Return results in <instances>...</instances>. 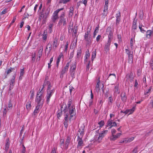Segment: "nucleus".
Wrapping results in <instances>:
<instances>
[{
    "instance_id": "1",
    "label": "nucleus",
    "mask_w": 153,
    "mask_h": 153,
    "mask_svg": "<svg viewBox=\"0 0 153 153\" xmlns=\"http://www.w3.org/2000/svg\"><path fill=\"white\" fill-rule=\"evenodd\" d=\"M67 19L65 17V13L63 12L60 16V19L58 25L60 26L63 24V25H65L66 24V22Z\"/></svg>"
},
{
    "instance_id": "2",
    "label": "nucleus",
    "mask_w": 153,
    "mask_h": 153,
    "mask_svg": "<svg viewBox=\"0 0 153 153\" xmlns=\"http://www.w3.org/2000/svg\"><path fill=\"white\" fill-rule=\"evenodd\" d=\"M50 8H48L45 12V13L42 14V16H41V17H42L43 18V24H44L45 23L46 20L48 16L50 11Z\"/></svg>"
},
{
    "instance_id": "3",
    "label": "nucleus",
    "mask_w": 153,
    "mask_h": 153,
    "mask_svg": "<svg viewBox=\"0 0 153 153\" xmlns=\"http://www.w3.org/2000/svg\"><path fill=\"white\" fill-rule=\"evenodd\" d=\"M108 132V130H105L103 131L99 134L98 137L97 141L100 143L101 142L102 139L104 137L105 134Z\"/></svg>"
},
{
    "instance_id": "4",
    "label": "nucleus",
    "mask_w": 153,
    "mask_h": 153,
    "mask_svg": "<svg viewBox=\"0 0 153 153\" xmlns=\"http://www.w3.org/2000/svg\"><path fill=\"white\" fill-rule=\"evenodd\" d=\"M107 34L108 35V41H110V42L111 41L113 38V32L111 30V27H108L106 30Z\"/></svg>"
},
{
    "instance_id": "5",
    "label": "nucleus",
    "mask_w": 153,
    "mask_h": 153,
    "mask_svg": "<svg viewBox=\"0 0 153 153\" xmlns=\"http://www.w3.org/2000/svg\"><path fill=\"white\" fill-rule=\"evenodd\" d=\"M63 8H62L61 9H58L54 11V13H53L52 19V20L53 22H55L56 20L58 18V14L59 11L60 10H63Z\"/></svg>"
},
{
    "instance_id": "6",
    "label": "nucleus",
    "mask_w": 153,
    "mask_h": 153,
    "mask_svg": "<svg viewBox=\"0 0 153 153\" xmlns=\"http://www.w3.org/2000/svg\"><path fill=\"white\" fill-rule=\"evenodd\" d=\"M47 85L48 86L47 91H54V88H52V85L51 84L50 82L49 81H48L46 80V78H45V80L43 86Z\"/></svg>"
},
{
    "instance_id": "7",
    "label": "nucleus",
    "mask_w": 153,
    "mask_h": 153,
    "mask_svg": "<svg viewBox=\"0 0 153 153\" xmlns=\"http://www.w3.org/2000/svg\"><path fill=\"white\" fill-rule=\"evenodd\" d=\"M105 4L104 7L103 12L102 15L104 17L105 16L107 13V10L108 8V0H105Z\"/></svg>"
},
{
    "instance_id": "8",
    "label": "nucleus",
    "mask_w": 153,
    "mask_h": 153,
    "mask_svg": "<svg viewBox=\"0 0 153 153\" xmlns=\"http://www.w3.org/2000/svg\"><path fill=\"white\" fill-rule=\"evenodd\" d=\"M16 75V74H14L13 76L12 79L10 81V82L9 88V89L10 90H11V89L13 88V86L14 85Z\"/></svg>"
},
{
    "instance_id": "9",
    "label": "nucleus",
    "mask_w": 153,
    "mask_h": 153,
    "mask_svg": "<svg viewBox=\"0 0 153 153\" xmlns=\"http://www.w3.org/2000/svg\"><path fill=\"white\" fill-rule=\"evenodd\" d=\"M54 91H47V94L46 95V101L47 103H48L50 100L51 97L53 94Z\"/></svg>"
},
{
    "instance_id": "10",
    "label": "nucleus",
    "mask_w": 153,
    "mask_h": 153,
    "mask_svg": "<svg viewBox=\"0 0 153 153\" xmlns=\"http://www.w3.org/2000/svg\"><path fill=\"white\" fill-rule=\"evenodd\" d=\"M43 98L44 97H41L36 96V101L37 104L43 105L44 101Z\"/></svg>"
},
{
    "instance_id": "11",
    "label": "nucleus",
    "mask_w": 153,
    "mask_h": 153,
    "mask_svg": "<svg viewBox=\"0 0 153 153\" xmlns=\"http://www.w3.org/2000/svg\"><path fill=\"white\" fill-rule=\"evenodd\" d=\"M84 39L87 44H91L92 39L91 35H88V34H85Z\"/></svg>"
},
{
    "instance_id": "12",
    "label": "nucleus",
    "mask_w": 153,
    "mask_h": 153,
    "mask_svg": "<svg viewBox=\"0 0 153 153\" xmlns=\"http://www.w3.org/2000/svg\"><path fill=\"white\" fill-rule=\"evenodd\" d=\"M58 39L56 37L54 38L52 42L53 48L54 50L59 45Z\"/></svg>"
},
{
    "instance_id": "13",
    "label": "nucleus",
    "mask_w": 153,
    "mask_h": 153,
    "mask_svg": "<svg viewBox=\"0 0 153 153\" xmlns=\"http://www.w3.org/2000/svg\"><path fill=\"white\" fill-rule=\"evenodd\" d=\"M111 43V42H110V41H108L107 42L105 45L104 50L106 54H107L109 53Z\"/></svg>"
},
{
    "instance_id": "14",
    "label": "nucleus",
    "mask_w": 153,
    "mask_h": 153,
    "mask_svg": "<svg viewBox=\"0 0 153 153\" xmlns=\"http://www.w3.org/2000/svg\"><path fill=\"white\" fill-rule=\"evenodd\" d=\"M69 114L70 115V120L71 118L75 115V109L74 108H73V106L70 107L69 108Z\"/></svg>"
},
{
    "instance_id": "15",
    "label": "nucleus",
    "mask_w": 153,
    "mask_h": 153,
    "mask_svg": "<svg viewBox=\"0 0 153 153\" xmlns=\"http://www.w3.org/2000/svg\"><path fill=\"white\" fill-rule=\"evenodd\" d=\"M77 135V141H78L77 148L78 149H80L81 148V146H82L83 144V142L82 140V137H80L78 135Z\"/></svg>"
},
{
    "instance_id": "16",
    "label": "nucleus",
    "mask_w": 153,
    "mask_h": 153,
    "mask_svg": "<svg viewBox=\"0 0 153 153\" xmlns=\"http://www.w3.org/2000/svg\"><path fill=\"white\" fill-rule=\"evenodd\" d=\"M121 135V133H118L116 135L114 134L111 135L110 137V139L111 140L114 141L117 138H119Z\"/></svg>"
},
{
    "instance_id": "17",
    "label": "nucleus",
    "mask_w": 153,
    "mask_h": 153,
    "mask_svg": "<svg viewBox=\"0 0 153 153\" xmlns=\"http://www.w3.org/2000/svg\"><path fill=\"white\" fill-rule=\"evenodd\" d=\"M14 70L15 72L14 74H16V73L17 72V70L16 69V68H10V69L6 71L5 73L8 75Z\"/></svg>"
},
{
    "instance_id": "18",
    "label": "nucleus",
    "mask_w": 153,
    "mask_h": 153,
    "mask_svg": "<svg viewBox=\"0 0 153 153\" xmlns=\"http://www.w3.org/2000/svg\"><path fill=\"white\" fill-rule=\"evenodd\" d=\"M76 66V62H74L71 65L70 71H74L75 72Z\"/></svg>"
},
{
    "instance_id": "19",
    "label": "nucleus",
    "mask_w": 153,
    "mask_h": 153,
    "mask_svg": "<svg viewBox=\"0 0 153 153\" xmlns=\"http://www.w3.org/2000/svg\"><path fill=\"white\" fill-rule=\"evenodd\" d=\"M48 48H49V50L48 52V54H49L50 53L52 49L51 43H50V42H49V43L47 45L45 49L46 51L48 50Z\"/></svg>"
},
{
    "instance_id": "20",
    "label": "nucleus",
    "mask_w": 153,
    "mask_h": 153,
    "mask_svg": "<svg viewBox=\"0 0 153 153\" xmlns=\"http://www.w3.org/2000/svg\"><path fill=\"white\" fill-rule=\"evenodd\" d=\"M135 108L134 107H133L132 109H127L126 110L124 113L126 114L129 113V114H132L134 111Z\"/></svg>"
},
{
    "instance_id": "21",
    "label": "nucleus",
    "mask_w": 153,
    "mask_h": 153,
    "mask_svg": "<svg viewBox=\"0 0 153 153\" xmlns=\"http://www.w3.org/2000/svg\"><path fill=\"white\" fill-rule=\"evenodd\" d=\"M84 127L82 126L79 129V132L80 133V137H82L84 134Z\"/></svg>"
},
{
    "instance_id": "22",
    "label": "nucleus",
    "mask_w": 153,
    "mask_h": 153,
    "mask_svg": "<svg viewBox=\"0 0 153 153\" xmlns=\"http://www.w3.org/2000/svg\"><path fill=\"white\" fill-rule=\"evenodd\" d=\"M70 138L69 136H68L65 141V149H67L68 146L70 143Z\"/></svg>"
},
{
    "instance_id": "23",
    "label": "nucleus",
    "mask_w": 153,
    "mask_h": 153,
    "mask_svg": "<svg viewBox=\"0 0 153 153\" xmlns=\"http://www.w3.org/2000/svg\"><path fill=\"white\" fill-rule=\"evenodd\" d=\"M74 7H70V10L69 13V16L71 17L73 15V12L74 10Z\"/></svg>"
},
{
    "instance_id": "24",
    "label": "nucleus",
    "mask_w": 153,
    "mask_h": 153,
    "mask_svg": "<svg viewBox=\"0 0 153 153\" xmlns=\"http://www.w3.org/2000/svg\"><path fill=\"white\" fill-rule=\"evenodd\" d=\"M44 88V86H43L42 89L40 90H39V91L38 92L37 94V96H39L41 97H44V96L43 95L44 92L43 91V89Z\"/></svg>"
},
{
    "instance_id": "25",
    "label": "nucleus",
    "mask_w": 153,
    "mask_h": 153,
    "mask_svg": "<svg viewBox=\"0 0 153 153\" xmlns=\"http://www.w3.org/2000/svg\"><path fill=\"white\" fill-rule=\"evenodd\" d=\"M68 115H69V114L67 115V114H66L65 117V121L64 122V124L65 127L66 128H67L68 127V124L67 123L68 120Z\"/></svg>"
},
{
    "instance_id": "26",
    "label": "nucleus",
    "mask_w": 153,
    "mask_h": 153,
    "mask_svg": "<svg viewBox=\"0 0 153 153\" xmlns=\"http://www.w3.org/2000/svg\"><path fill=\"white\" fill-rule=\"evenodd\" d=\"M109 78L111 80H115L116 79V76L115 74H110L109 75L108 78Z\"/></svg>"
},
{
    "instance_id": "27",
    "label": "nucleus",
    "mask_w": 153,
    "mask_h": 153,
    "mask_svg": "<svg viewBox=\"0 0 153 153\" xmlns=\"http://www.w3.org/2000/svg\"><path fill=\"white\" fill-rule=\"evenodd\" d=\"M119 85H117L115 86L114 89V91L115 93L119 94L120 93V90L119 89Z\"/></svg>"
},
{
    "instance_id": "28",
    "label": "nucleus",
    "mask_w": 153,
    "mask_h": 153,
    "mask_svg": "<svg viewBox=\"0 0 153 153\" xmlns=\"http://www.w3.org/2000/svg\"><path fill=\"white\" fill-rule=\"evenodd\" d=\"M24 74V68L22 69H21L20 70V76L19 77V79L20 80L22 79V77L23 76Z\"/></svg>"
},
{
    "instance_id": "29",
    "label": "nucleus",
    "mask_w": 153,
    "mask_h": 153,
    "mask_svg": "<svg viewBox=\"0 0 153 153\" xmlns=\"http://www.w3.org/2000/svg\"><path fill=\"white\" fill-rule=\"evenodd\" d=\"M139 27L140 30V31L142 33H144L146 31V30H144L145 27L144 26L140 24Z\"/></svg>"
},
{
    "instance_id": "30",
    "label": "nucleus",
    "mask_w": 153,
    "mask_h": 153,
    "mask_svg": "<svg viewBox=\"0 0 153 153\" xmlns=\"http://www.w3.org/2000/svg\"><path fill=\"white\" fill-rule=\"evenodd\" d=\"M9 140L8 139L6 140V142L5 144V149L7 151L9 147Z\"/></svg>"
},
{
    "instance_id": "31",
    "label": "nucleus",
    "mask_w": 153,
    "mask_h": 153,
    "mask_svg": "<svg viewBox=\"0 0 153 153\" xmlns=\"http://www.w3.org/2000/svg\"><path fill=\"white\" fill-rule=\"evenodd\" d=\"M91 99L89 101V102L88 104H89V106H90L92 105L93 103V100L92 99L93 98V95L92 94V91L91 90Z\"/></svg>"
},
{
    "instance_id": "32",
    "label": "nucleus",
    "mask_w": 153,
    "mask_h": 153,
    "mask_svg": "<svg viewBox=\"0 0 153 153\" xmlns=\"http://www.w3.org/2000/svg\"><path fill=\"white\" fill-rule=\"evenodd\" d=\"M31 102L28 101L26 104V108L28 111H29L31 108Z\"/></svg>"
},
{
    "instance_id": "33",
    "label": "nucleus",
    "mask_w": 153,
    "mask_h": 153,
    "mask_svg": "<svg viewBox=\"0 0 153 153\" xmlns=\"http://www.w3.org/2000/svg\"><path fill=\"white\" fill-rule=\"evenodd\" d=\"M152 34V33L151 30H148L146 32V37L148 38H150Z\"/></svg>"
},
{
    "instance_id": "34",
    "label": "nucleus",
    "mask_w": 153,
    "mask_h": 153,
    "mask_svg": "<svg viewBox=\"0 0 153 153\" xmlns=\"http://www.w3.org/2000/svg\"><path fill=\"white\" fill-rule=\"evenodd\" d=\"M43 51V48H42V49H40L38 51V56L39 58V59L38 60H39L40 58L41 57V56H42V53Z\"/></svg>"
},
{
    "instance_id": "35",
    "label": "nucleus",
    "mask_w": 153,
    "mask_h": 153,
    "mask_svg": "<svg viewBox=\"0 0 153 153\" xmlns=\"http://www.w3.org/2000/svg\"><path fill=\"white\" fill-rule=\"evenodd\" d=\"M121 98L123 102H126V97L125 96V94H122L121 95Z\"/></svg>"
},
{
    "instance_id": "36",
    "label": "nucleus",
    "mask_w": 153,
    "mask_h": 153,
    "mask_svg": "<svg viewBox=\"0 0 153 153\" xmlns=\"http://www.w3.org/2000/svg\"><path fill=\"white\" fill-rule=\"evenodd\" d=\"M128 77L129 78V80L130 82H131L133 79V74L132 72L131 73L128 75Z\"/></svg>"
},
{
    "instance_id": "37",
    "label": "nucleus",
    "mask_w": 153,
    "mask_h": 153,
    "mask_svg": "<svg viewBox=\"0 0 153 153\" xmlns=\"http://www.w3.org/2000/svg\"><path fill=\"white\" fill-rule=\"evenodd\" d=\"M81 50L80 48L77 51L76 57L77 58H79L80 57L81 53Z\"/></svg>"
},
{
    "instance_id": "38",
    "label": "nucleus",
    "mask_w": 153,
    "mask_h": 153,
    "mask_svg": "<svg viewBox=\"0 0 153 153\" xmlns=\"http://www.w3.org/2000/svg\"><path fill=\"white\" fill-rule=\"evenodd\" d=\"M128 62L130 64L132 63L133 62V55H129L128 56Z\"/></svg>"
},
{
    "instance_id": "39",
    "label": "nucleus",
    "mask_w": 153,
    "mask_h": 153,
    "mask_svg": "<svg viewBox=\"0 0 153 153\" xmlns=\"http://www.w3.org/2000/svg\"><path fill=\"white\" fill-rule=\"evenodd\" d=\"M100 80L98 81V82H97L96 86V91L97 92H98V91L100 90V88L99 87V84L100 83Z\"/></svg>"
},
{
    "instance_id": "40",
    "label": "nucleus",
    "mask_w": 153,
    "mask_h": 153,
    "mask_svg": "<svg viewBox=\"0 0 153 153\" xmlns=\"http://www.w3.org/2000/svg\"><path fill=\"white\" fill-rule=\"evenodd\" d=\"M96 50L95 51H94L92 53L91 60L93 61L94 59L96 57Z\"/></svg>"
},
{
    "instance_id": "41",
    "label": "nucleus",
    "mask_w": 153,
    "mask_h": 153,
    "mask_svg": "<svg viewBox=\"0 0 153 153\" xmlns=\"http://www.w3.org/2000/svg\"><path fill=\"white\" fill-rule=\"evenodd\" d=\"M70 1V0H61L59 1V3L65 4L69 2Z\"/></svg>"
},
{
    "instance_id": "42",
    "label": "nucleus",
    "mask_w": 153,
    "mask_h": 153,
    "mask_svg": "<svg viewBox=\"0 0 153 153\" xmlns=\"http://www.w3.org/2000/svg\"><path fill=\"white\" fill-rule=\"evenodd\" d=\"M53 25V24L52 23H50L49 25V29L51 33L52 32V27Z\"/></svg>"
},
{
    "instance_id": "43",
    "label": "nucleus",
    "mask_w": 153,
    "mask_h": 153,
    "mask_svg": "<svg viewBox=\"0 0 153 153\" xmlns=\"http://www.w3.org/2000/svg\"><path fill=\"white\" fill-rule=\"evenodd\" d=\"M61 55H59L56 61V63L57 66H58L59 63L60 62V60L61 59Z\"/></svg>"
},
{
    "instance_id": "44",
    "label": "nucleus",
    "mask_w": 153,
    "mask_h": 153,
    "mask_svg": "<svg viewBox=\"0 0 153 153\" xmlns=\"http://www.w3.org/2000/svg\"><path fill=\"white\" fill-rule=\"evenodd\" d=\"M37 104V105L36 107V110H38V111H39V109L41 108L42 107V105L39 104Z\"/></svg>"
},
{
    "instance_id": "45",
    "label": "nucleus",
    "mask_w": 153,
    "mask_h": 153,
    "mask_svg": "<svg viewBox=\"0 0 153 153\" xmlns=\"http://www.w3.org/2000/svg\"><path fill=\"white\" fill-rule=\"evenodd\" d=\"M134 137H132L131 138H129L126 139V140H127L126 143L130 142L131 141H132L134 139Z\"/></svg>"
},
{
    "instance_id": "46",
    "label": "nucleus",
    "mask_w": 153,
    "mask_h": 153,
    "mask_svg": "<svg viewBox=\"0 0 153 153\" xmlns=\"http://www.w3.org/2000/svg\"><path fill=\"white\" fill-rule=\"evenodd\" d=\"M133 38H131V39L130 42V45L131 46V48L132 49L133 48Z\"/></svg>"
},
{
    "instance_id": "47",
    "label": "nucleus",
    "mask_w": 153,
    "mask_h": 153,
    "mask_svg": "<svg viewBox=\"0 0 153 153\" xmlns=\"http://www.w3.org/2000/svg\"><path fill=\"white\" fill-rule=\"evenodd\" d=\"M90 56V54L89 53V51H88V53H87L86 54V56H85V62H86L87 61V59H88V58Z\"/></svg>"
},
{
    "instance_id": "48",
    "label": "nucleus",
    "mask_w": 153,
    "mask_h": 153,
    "mask_svg": "<svg viewBox=\"0 0 153 153\" xmlns=\"http://www.w3.org/2000/svg\"><path fill=\"white\" fill-rule=\"evenodd\" d=\"M112 124V120L111 119H109L107 122V126H110Z\"/></svg>"
},
{
    "instance_id": "49",
    "label": "nucleus",
    "mask_w": 153,
    "mask_h": 153,
    "mask_svg": "<svg viewBox=\"0 0 153 153\" xmlns=\"http://www.w3.org/2000/svg\"><path fill=\"white\" fill-rule=\"evenodd\" d=\"M113 101V99L111 96L109 97L108 98V103L110 105L112 103Z\"/></svg>"
},
{
    "instance_id": "50",
    "label": "nucleus",
    "mask_w": 153,
    "mask_h": 153,
    "mask_svg": "<svg viewBox=\"0 0 153 153\" xmlns=\"http://www.w3.org/2000/svg\"><path fill=\"white\" fill-rule=\"evenodd\" d=\"M12 105L11 104V100L9 101V102L8 104V109L9 110L10 109L12 108Z\"/></svg>"
},
{
    "instance_id": "51",
    "label": "nucleus",
    "mask_w": 153,
    "mask_h": 153,
    "mask_svg": "<svg viewBox=\"0 0 153 153\" xmlns=\"http://www.w3.org/2000/svg\"><path fill=\"white\" fill-rule=\"evenodd\" d=\"M121 16L120 12L119 11L116 14V18H120Z\"/></svg>"
},
{
    "instance_id": "52",
    "label": "nucleus",
    "mask_w": 153,
    "mask_h": 153,
    "mask_svg": "<svg viewBox=\"0 0 153 153\" xmlns=\"http://www.w3.org/2000/svg\"><path fill=\"white\" fill-rule=\"evenodd\" d=\"M6 108L7 107L6 106L5 108H4L3 112V114L4 116H5L6 115L7 113V110H6Z\"/></svg>"
},
{
    "instance_id": "53",
    "label": "nucleus",
    "mask_w": 153,
    "mask_h": 153,
    "mask_svg": "<svg viewBox=\"0 0 153 153\" xmlns=\"http://www.w3.org/2000/svg\"><path fill=\"white\" fill-rule=\"evenodd\" d=\"M100 127L104 125V122L103 121H101L98 123Z\"/></svg>"
},
{
    "instance_id": "54",
    "label": "nucleus",
    "mask_w": 153,
    "mask_h": 153,
    "mask_svg": "<svg viewBox=\"0 0 153 153\" xmlns=\"http://www.w3.org/2000/svg\"><path fill=\"white\" fill-rule=\"evenodd\" d=\"M71 74V76L73 78H74V75L75 72L74 71H70Z\"/></svg>"
},
{
    "instance_id": "55",
    "label": "nucleus",
    "mask_w": 153,
    "mask_h": 153,
    "mask_svg": "<svg viewBox=\"0 0 153 153\" xmlns=\"http://www.w3.org/2000/svg\"><path fill=\"white\" fill-rule=\"evenodd\" d=\"M82 3H83L86 6L87 5L88 0H82V1H81Z\"/></svg>"
},
{
    "instance_id": "56",
    "label": "nucleus",
    "mask_w": 153,
    "mask_h": 153,
    "mask_svg": "<svg viewBox=\"0 0 153 153\" xmlns=\"http://www.w3.org/2000/svg\"><path fill=\"white\" fill-rule=\"evenodd\" d=\"M7 8L4 9L1 13V14L3 15L5 14L7 12Z\"/></svg>"
},
{
    "instance_id": "57",
    "label": "nucleus",
    "mask_w": 153,
    "mask_h": 153,
    "mask_svg": "<svg viewBox=\"0 0 153 153\" xmlns=\"http://www.w3.org/2000/svg\"><path fill=\"white\" fill-rule=\"evenodd\" d=\"M60 144L61 146H63L64 145V140L63 139H61L60 140Z\"/></svg>"
},
{
    "instance_id": "58",
    "label": "nucleus",
    "mask_w": 153,
    "mask_h": 153,
    "mask_svg": "<svg viewBox=\"0 0 153 153\" xmlns=\"http://www.w3.org/2000/svg\"><path fill=\"white\" fill-rule=\"evenodd\" d=\"M25 147L23 145L22 153H25Z\"/></svg>"
},
{
    "instance_id": "59",
    "label": "nucleus",
    "mask_w": 153,
    "mask_h": 153,
    "mask_svg": "<svg viewBox=\"0 0 153 153\" xmlns=\"http://www.w3.org/2000/svg\"><path fill=\"white\" fill-rule=\"evenodd\" d=\"M116 130L114 129H112L111 130V135H113L114 134L116 133Z\"/></svg>"
},
{
    "instance_id": "60",
    "label": "nucleus",
    "mask_w": 153,
    "mask_h": 153,
    "mask_svg": "<svg viewBox=\"0 0 153 153\" xmlns=\"http://www.w3.org/2000/svg\"><path fill=\"white\" fill-rule=\"evenodd\" d=\"M120 18H116V25H118L120 21Z\"/></svg>"
},
{
    "instance_id": "61",
    "label": "nucleus",
    "mask_w": 153,
    "mask_h": 153,
    "mask_svg": "<svg viewBox=\"0 0 153 153\" xmlns=\"http://www.w3.org/2000/svg\"><path fill=\"white\" fill-rule=\"evenodd\" d=\"M67 71V70L64 68L62 70V71L61 72V74L62 75L65 74Z\"/></svg>"
},
{
    "instance_id": "62",
    "label": "nucleus",
    "mask_w": 153,
    "mask_h": 153,
    "mask_svg": "<svg viewBox=\"0 0 153 153\" xmlns=\"http://www.w3.org/2000/svg\"><path fill=\"white\" fill-rule=\"evenodd\" d=\"M137 147H136L133 150L132 153H137Z\"/></svg>"
},
{
    "instance_id": "63",
    "label": "nucleus",
    "mask_w": 153,
    "mask_h": 153,
    "mask_svg": "<svg viewBox=\"0 0 153 153\" xmlns=\"http://www.w3.org/2000/svg\"><path fill=\"white\" fill-rule=\"evenodd\" d=\"M150 66L151 68L153 70V60H152L150 62Z\"/></svg>"
},
{
    "instance_id": "64",
    "label": "nucleus",
    "mask_w": 153,
    "mask_h": 153,
    "mask_svg": "<svg viewBox=\"0 0 153 153\" xmlns=\"http://www.w3.org/2000/svg\"><path fill=\"white\" fill-rule=\"evenodd\" d=\"M101 36L100 35H98L96 38V41L98 42L99 41L100 39L101 38Z\"/></svg>"
}]
</instances>
